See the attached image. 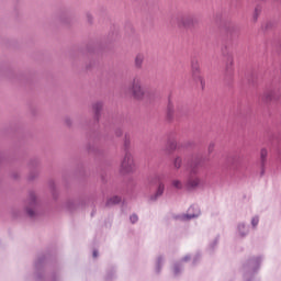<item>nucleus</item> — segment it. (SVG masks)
I'll return each mask as SVG.
<instances>
[{"label":"nucleus","mask_w":281,"mask_h":281,"mask_svg":"<svg viewBox=\"0 0 281 281\" xmlns=\"http://www.w3.org/2000/svg\"><path fill=\"white\" fill-rule=\"evenodd\" d=\"M201 183V180L199 178H194L188 181L187 188H198V186Z\"/></svg>","instance_id":"7"},{"label":"nucleus","mask_w":281,"mask_h":281,"mask_svg":"<svg viewBox=\"0 0 281 281\" xmlns=\"http://www.w3.org/2000/svg\"><path fill=\"white\" fill-rule=\"evenodd\" d=\"M239 229H245V225H239Z\"/></svg>","instance_id":"20"},{"label":"nucleus","mask_w":281,"mask_h":281,"mask_svg":"<svg viewBox=\"0 0 281 281\" xmlns=\"http://www.w3.org/2000/svg\"><path fill=\"white\" fill-rule=\"evenodd\" d=\"M173 166H175V168H181V158H176Z\"/></svg>","instance_id":"11"},{"label":"nucleus","mask_w":281,"mask_h":281,"mask_svg":"<svg viewBox=\"0 0 281 281\" xmlns=\"http://www.w3.org/2000/svg\"><path fill=\"white\" fill-rule=\"evenodd\" d=\"M228 69H232V66H228Z\"/></svg>","instance_id":"22"},{"label":"nucleus","mask_w":281,"mask_h":281,"mask_svg":"<svg viewBox=\"0 0 281 281\" xmlns=\"http://www.w3.org/2000/svg\"><path fill=\"white\" fill-rule=\"evenodd\" d=\"M164 190H165V186H164V183L160 182L155 196L151 199L155 201L158 196H161V194H164Z\"/></svg>","instance_id":"8"},{"label":"nucleus","mask_w":281,"mask_h":281,"mask_svg":"<svg viewBox=\"0 0 281 281\" xmlns=\"http://www.w3.org/2000/svg\"><path fill=\"white\" fill-rule=\"evenodd\" d=\"M120 172L122 175H131V172H135V159L131 151H126L121 160Z\"/></svg>","instance_id":"1"},{"label":"nucleus","mask_w":281,"mask_h":281,"mask_svg":"<svg viewBox=\"0 0 281 281\" xmlns=\"http://www.w3.org/2000/svg\"><path fill=\"white\" fill-rule=\"evenodd\" d=\"M228 60H229V65L232 67V65H234V59L229 58Z\"/></svg>","instance_id":"17"},{"label":"nucleus","mask_w":281,"mask_h":281,"mask_svg":"<svg viewBox=\"0 0 281 281\" xmlns=\"http://www.w3.org/2000/svg\"><path fill=\"white\" fill-rule=\"evenodd\" d=\"M196 215H187V218H194Z\"/></svg>","instance_id":"18"},{"label":"nucleus","mask_w":281,"mask_h":281,"mask_svg":"<svg viewBox=\"0 0 281 281\" xmlns=\"http://www.w3.org/2000/svg\"><path fill=\"white\" fill-rule=\"evenodd\" d=\"M172 186L173 188H177V190H181L183 188V184L179 180H173Z\"/></svg>","instance_id":"9"},{"label":"nucleus","mask_w":281,"mask_h":281,"mask_svg":"<svg viewBox=\"0 0 281 281\" xmlns=\"http://www.w3.org/2000/svg\"><path fill=\"white\" fill-rule=\"evenodd\" d=\"M125 146H128V143H125Z\"/></svg>","instance_id":"23"},{"label":"nucleus","mask_w":281,"mask_h":281,"mask_svg":"<svg viewBox=\"0 0 281 281\" xmlns=\"http://www.w3.org/2000/svg\"><path fill=\"white\" fill-rule=\"evenodd\" d=\"M119 203H122V198L119 195H113L108 199V205H117Z\"/></svg>","instance_id":"5"},{"label":"nucleus","mask_w":281,"mask_h":281,"mask_svg":"<svg viewBox=\"0 0 281 281\" xmlns=\"http://www.w3.org/2000/svg\"><path fill=\"white\" fill-rule=\"evenodd\" d=\"M191 76L195 82H203V77L201 76V68H199V65L192 67Z\"/></svg>","instance_id":"4"},{"label":"nucleus","mask_w":281,"mask_h":281,"mask_svg":"<svg viewBox=\"0 0 281 281\" xmlns=\"http://www.w3.org/2000/svg\"><path fill=\"white\" fill-rule=\"evenodd\" d=\"M194 23H196V20L192 15H180L177 18L178 27L190 30L191 27H194Z\"/></svg>","instance_id":"3"},{"label":"nucleus","mask_w":281,"mask_h":281,"mask_svg":"<svg viewBox=\"0 0 281 281\" xmlns=\"http://www.w3.org/2000/svg\"><path fill=\"white\" fill-rule=\"evenodd\" d=\"M267 155H268L267 149H261L260 157H261L262 162H265L267 160Z\"/></svg>","instance_id":"10"},{"label":"nucleus","mask_w":281,"mask_h":281,"mask_svg":"<svg viewBox=\"0 0 281 281\" xmlns=\"http://www.w3.org/2000/svg\"><path fill=\"white\" fill-rule=\"evenodd\" d=\"M93 258H98V250L93 251Z\"/></svg>","instance_id":"16"},{"label":"nucleus","mask_w":281,"mask_h":281,"mask_svg":"<svg viewBox=\"0 0 281 281\" xmlns=\"http://www.w3.org/2000/svg\"><path fill=\"white\" fill-rule=\"evenodd\" d=\"M130 221H131V223L135 224V223H137V221H139V217L137 215L133 214V215H131Z\"/></svg>","instance_id":"12"},{"label":"nucleus","mask_w":281,"mask_h":281,"mask_svg":"<svg viewBox=\"0 0 281 281\" xmlns=\"http://www.w3.org/2000/svg\"><path fill=\"white\" fill-rule=\"evenodd\" d=\"M251 223H252V226L256 227L258 225V223H259L258 217H254Z\"/></svg>","instance_id":"13"},{"label":"nucleus","mask_w":281,"mask_h":281,"mask_svg":"<svg viewBox=\"0 0 281 281\" xmlns=\"http://www.w3.org/2000/svg\"><path fill=\"white\" fill-rule=\"evenodd\" d=\"M27 214H29L30 216H34V212L31 211V210L27 211Z\"/></svg>","instance_id":"15"},{"label":"nucleus","mask_w":281,"mask_h":281,"mask_svg":"<svg viewBox=\"0 0 281 281\" xmlns=\"http://www.w3.org/2000/svg\"><path fill=\"white\" fill-rule=\"evenodd\" d=\"M142 65H144V55L143 54H138L135 58V66L138 69H142Z\"/></svg>","instance_id":"6"},{"label":"nucleus","mask_w":281,"mask_h":281,"mask_svg":"<svg viewBox=\"0 0 281 281\" xmlns=\"http://www.w3.org/2000/svg\"><path fill=\"white\" fill-rule=\"evenodd\" d=\"M172 111H173L172 105H169V106H168V113H169V115H172Z\"/></svg>","instance_id":"14"},{"label":"nucleus","mask_w":281,"mask_h":281,"mask_svg":"<svg viewBox=\"0 0 281 281\" xmlns=\"http://www.w3.org/2000/svg\"><path fill=\"white\" fill-rule=\"evenodd\" d=\"M130 92L132 93L133 98L135 100H143L144 95H146V92L144 91V88H142V79L138 77H135L132 81V85L130 87Z\"/></svg>","instance_id":"2"},{"label":"nucleus","mask_w":281,"mask_h":281,"mask_svg":"<svg viewBox=\"0 0 281 281\" xmlns=\"http://www.w3.org/2000/svg\"><path fill=\"white\" fill-rule=\"evenodd\" d=\"M172 148H177V143H172Z\"/></svg>","instance_id":"19"},{"label":"nucleus","mask_w":281,"mask_h":281,"mask_svg":"<svg viewBox=\"0 0 281 281\" xmlns=\"http://www.w3.org/2000/svg\"><path fill=\"white\" fill-rule=\"evenodd\" d=\"M97 109H98V110L102 109V105H100V104H99V105H97Z\"/></svg>","instance_id":"21"}]
</instances>
